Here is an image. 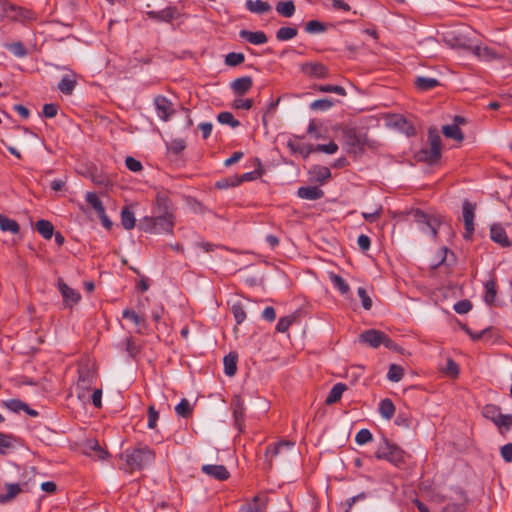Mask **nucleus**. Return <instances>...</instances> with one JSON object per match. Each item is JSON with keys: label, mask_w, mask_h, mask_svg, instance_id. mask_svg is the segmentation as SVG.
<instances>
[{"label": "nucleus", "mask_w": 512, "mask_h": 512, "mask_svg": "<svg viewBox=\"0 0 512 512\" xmlns=\"http://www.w3.org/2000/svg\"><path fill=\"white\" fill-rule=\"evenodd\" d=\"M125 461L124 470L126 472L140 471L155 459L154 451L148 446H138L133 449H127L121 454Z\"/></svg>", "instance_id": "f257e3e1"}, {"label": "nucleus", "mask_w": 512, "mask_h": 512, "mask_svg": "<svg viewBox=\"0 0 512 512\" xmlns=\"http://www.w3.org/2000/svg\"><path fill=\"white\" fill-rule=\"evenodd\" d=\"M429 148L420 149L415 158L419 162H425L433 165L439 162L442 156V140L436 127H430L428 130Z\"/></svg>", "instance_id": "f03ea898"}, {"label": "nucleus", "mask_w": 512, "mask_h": 512, "mask_svg": "<svg viewBox=\"0 0 512 512\" xmlns=\"http://www.w3.org/2000/svg\"><path fill=\"white\" fill-rule=\"evenodd\" d=\"M374 455L379 460H386L394 466L404 463V451L387 437L382 436L377 443Z\"/></svg>", "instance_id": "7ed1b4c3"}, {"label": "nucleus", "mask_w": 512, "mask_h": 512, "mask_svg": "<svg viewBox=\"0 0 512 512\" xmlns=\"http://www.w3.org/2000/svg\"><path fill=\"white\" fill-rule=\"evenodd\" d=\"M95 378L94 364L89 359L81 360L78 364V381L76 385L77 397L80 400L86 398Z\"/></svg>", "instance_id": "20e7f679"}, {"label": "nucleus", "mask_w": 512, "mask_h": 512, "mask_svg": "<svg viewBox=\"0 0 512 512\" xmlns=\"http://www.w3.org/2000/svg\"><path fill=\"white\" fill-rule=\"evenodd\" d=\"M482 415L493 422L501 434L506 433L512 427V415L502 414L501 408L495 404H486L482 409Z\"/></svg>", "instance_id": "39448f33"}, {"label": "nucleus", "mask_w": 512, "mask_h": 512, "mask_svg": "<svg viewBox=\"0 0 512 512\" xmlns=\"http://www.w3.org/2000/svg\"><path fill=\"white\" fill-rule=\"evenodd\" d=\"M342 138L347 146V152L355 156L364 150L365 136L358 134L355 128L345 127L342 129Z\"/></svg>", "instance_id": "423d86ee"}, {"label": "nucleus", "mask_w": 512, "mask_h": 512, "mask_svg": "<svg viewBox=\"0 0 512 512\" xmlns=\"http://www.w3.org/2000/svg\"><path fill=\"white\" fill-rule=\"evenodd\" d=\"M476 204L465 200L462 206L465 234L466 239L470 238L474 232V217H475Z\"/></svg>", "instance_id": "0eeeda50"}, {"label": "nucleus", "mask_w": 512, "mask_h": 512, "mask_svg": "<svg viewBox=\"0 0 512 512\" xmlns=\"http://www.w3.org/2000/svg\"><path fill=\"white\" fill-rule=\"evenodd\" d=\"M230 406L233 412L234 425L240 432H242L245 421L244 401L239 395H235L231 400Z\"/></svg>", "instance_id": "6e6552de"}, {"label": "nucleus", "mask_w": 512, "mask_h": 512, "mask_svg": "<svg viewBox=\"0 0 512 512\" xmlns=\"http://www.w3.org/2000/svg\"><path fill=\"white\" fill-rule=\"evenodd\" d=\"M412 216L414 218V221L418 224H423V231L429 232L431 235L435 238L437 236V230L439 223H437V220H431L429 216L424 213L423 211L416 209L412 211Z\"/></svg>", "instance_id": "1a4fd4ad"}, {"label": "nucleus", "mask_w": 512, "mask_h": 512, "mask_svg": "<svg viewBox=\"0 0 512 512\" xmlns=\"http://www.w3.org/2000/svg\"><path fill=\"white\" fill-rule=\"evenodd\" d=\"M301 71L313 78L325 79L329 76L328 68L320 62H306L301 65Z\"/></svg>", "instance_id": "9d476101"}, {"label": "nucleus", "mask_w": 512, "mask_h": 512, "mask_svg": "<svg viewBox=\"0 0 512 512\" xmlns=\"http://www.w3.org/2000/svg\"><path fill=\"white\" fill-rule=\"evenodd\" d=\"M384 340L385 333L376 329L365 330L359 335V341L372 348L380 347V345H383Z\"/></svg>", "instance_id": "9b49d317"}, {"label": "nucleus", "mask_w": 512, "mask_h": 512, "mask_svg": "<svg viewBox=\"0 0 512 512\" xmlns=\"http://www.w3.org/2000/svg\"><path fill=\"white\" fill-rule=\"evenodd\" d=\"M294 446L293 442H290L288 440H281L280 442L276 444H271L266 447L265 450V458H266V465L267 469L270 470L273 467V458L280 454V451L283 448H291Z\"/></svg>", "instance_id": "f8f14e48"}, {"label": "nucleus", "mask_w": 512, "mask_h": 512, "mask_svg": "<svg viewBox=\"0 0 512 512\" xmlns=\"http://www.w3.org/2000/svg\"><path fill=\"white\" fill-rule=\"evenodd\" d=\"M58 288L66 306H72L73 304L78 303L81 299L80 294L76 290L70 288L62 279L58 280Z\"/></svg>", "instance_id": "ddd939ff"}, {"label": "nucleus", "mask_w": 512, "mask_h": 512, "mask_svg": "<svg viewBox=\"0 0 512 512\" xmlns=\"http://www.w3.org/2000/svg\"><path fill=\"white\" fill-rule=\"evenodd\" d=\"M201 471L219 481H225L230 477V473L224 465H203Z\"/></svg>", "instance_id": "4468645a"}, {"label": "nucleus", "mask_w": 512, "mask_h": 512, "mask_svg": "<svg viewBox=\"0 0 512 512\" xmlns=\"http://www.w3.org/2000/svg\"><path fill=\"white\" fill-rule=\"evenodd\" d=\"M490 237L492 241L499 244L501 247H510L512 245L505 229L500 224H493L491 226Z\"/></svg>", "instance_id": "2eb2a0df"}, {"label": "nucleus", "mask_w": 512, "mask_h": 512, "mask_svg": "<svg viewBox=\"0 0 512 512\" xmlns=\"http://www.w3.org/2000/svg\"><path fill=\"white\" fill-rule=\"evenodd\" d=\"M230 86L235 95L242 97L252 88L253 79L250 76L237 78Z\"/></svg>", "instance_id": "dca6fc26"}, {"label": "nucleus", "mask_w": 512, "mask_h": 512, "mask_svg": "<svg viewBox=\"0 0 512 512\" xmlns=\"http://www.w3.org/2000/svg\"><path fill=\"white\" fill-rule=\"evenodd\" d=\"M154 104L158 111L159 116L164 121H167L174 112L172 109L171 102L164 96L155 97Z\"/></svg>", "instance_id": "f3484780"}, {"label": "nucleus", "mask_w": 512, "mask_h": 512, "mask_svg": "<svg viewBox=\"0 0 512 512\" xmlns=\"http://www.w3.org/2000/svg\"><path fill=\"white\" fill-rule=\"evenodd\" d=\"M173 226V215L158 214L157 216H155L156 233H172Z\"/></svg>", "instance_id": "a211bd4d"}, {"label": "nucleus", "mask_w": 512, "mask_h": 512, "mask_svg": "<svg viewBox=\"0 0 512 512\" xmlns=\"http://www.w3.org/2000/svg\"><path fill=\"white\" fill-rule=\"evenodd\" d=\"M297 195L302 199L318 200L324 196V191L317 186H301Z\"/></svg>", "instance_id": "6ab92c4d"}, {"label": "nucleus", "mask_w": 512, "mask_h": 512, "mask_svg": "<svg viewBox=\"0 0 512 512\" xmlns=\"http://www.w3.org/2000/svg\"><path fill=\"white\" fill-rule=\"evenodd\" d=\"M239 35L241 38L254 45L264 44L268 40L266 34L262 31L252 32L249 30H241Z\"/></svg>", "instance_id": "aec40b11"}, {"label": "nucleus", "mask_w": 512, "mask_h": 512, "mask_svg": "<svg viewBox=\"0 0 512 512\" xmlns=\"http://www.w3.org/2000/svg\"><path fill=\"white\" fill-rule=\"evenodd\" d=\"M178 15V11L175 7H167L160 11L148 12V16L159 21L170 22Z\"/></svg>", "instance_id": "412c9836"}, {"label": "nucleus", "mask_w": 512, "mask_h": 512, "mask_svg": "<svg viewBox=\"0 0 512 512\" xmlns=\"http://www.w3.org/2000/svg\"><path fill=\"white\" fill-rule=\"evenodd\" d=\"M157 213L163 215H173L170 211L171 201L165 192H159L156 195Z\"/></svg>", "instance_id": "4be33fe9"}, {"label": "nucleus", "mask_w": 512, "mask_h": 512, "mask_svg": "<svg viewBox=\"0 0 512 512\" xmlns=\"http://www.w3.org/2000/svg\"><path fill=\"white\" fill-rule=\"evenodd\" d=\"M245 5L250 12L256 14L268 13L272 9L268 2L262 0H247Z\"/></svg>", "instance_id": "5701e85b"}, {"label": "nucleus", "mask_w": 512, "mask_h": 512, "mask_svg": "<svg viewBox=\"0 0 512 512\" xmlns=\"http://www.w3.org/2000/svg\"><path fill=\"white\" fill-rule=\"evenodd\" d=\"M237 360L238 355L236 353L230 352L223 359L224 364V372L227 376H234L237 371Z\"/></svg>", "instance_id": "b1692460"}, {"label": "nucleus", "mask_w": 512, "mask_h": 512, "mask_svg": "<svg viewBox=\"0 0 512 512\" xmlns=\"http://www.w3.org/2000/svg\"><path fill=\"white\" fill-rule=\"evenodd\" d=\"M346 389H347V386L344 383L335 384L332 387V389L330 390V392L325 400V403L327 405H332V404L338 402L341 399L342 394Z\"/></svg>", "instance_id": "393cba45"}, {"label": "nucleus", "mask_w": 512, "mask_h": 512, "mask_svg": "<svg viewBox=\"0 0 512 512\" xmlns=\"http://www.w3.org/2000/svg\"><path fill=\"white\" fill-rule=\"evenodd\" d=\"M0 229L3 232H10L12 234H18L20 226L17 221L8 218L7 216L0 214Z\"/></svg>", "instance_id": "a878e982"}, {"label": "nucleus", "mask_w": 512, "mask_h": 512, "mask_svg": "<svg viewBox=\"0 0 512 512\" xmlns=\"http://www.w3.org/2000/svg\"><path fill=\"white\" fill-rule=\"evenodd\" d=\"M310 174L313 176V180L320 184H324L331 177L330 169L325 166L314 167Z\"/></svg>", "instance_id": "bb28decb"}, {"label": "nucleus", "mask_w": 512, "mask_h": 512, "mask_svg": "<svg viewBox=\"0 0 512 512\" xmlns=\"http://www.w3.org/2000/svg\"><path fill=\"white\" fill-rule=\"evenodd\" d=\"M442 133L445 137L454 139L458 142L464 140V134L457 124L443 126Z\"/></svg>", "instance_id": "cd10ccee"}, {"label": "nucleus", "mask_w": 512, "mask_h": 512, "mask_svg": "<svg viewBox=\"0 0 512 512\" xmlns=\"http://www.w3.org/2000/svg\"><path fill=\"white\" fill-rule=\"evenodd\" d=\"M295 9V4L292 0L279 1L276 4L277 13L286 18L292 17L295 13Z\"/></svg>", "instance_id": "c85d7f7f"}, {"label": "nucleus", "mask_w": 512, "mask_h": 512, "mask_svg": "<svg viewBox=\"0 0 512 512\" xmlns=\"http://www.w3.org/2000/svg\"><path fill=\"white\" fill-rule=\"evenodd\" d=\"M36 230L47 240L51 239L54 234V226L50 221L44 219L36 222Z\"/></svg>", "instance_id": "c756f323"}, {"label": "nucleus", "mask_w": 512, "mask_h": 512, "mask_svg": "<svg viewBox=\"0 0 512 512\" xmlns=\"http://www.w3.org/2000/svg\"><path fill=\"white\" fill-rule=\"evenodd\" d=\"M287 147L293 153H299L303 156V158H308L309 155L314 152L312 145H303L295 141H288Z\"/></svg>", "instance_id": "7c9ffc66"}, {"label": "nucleus", "mask_w": 512, "mask_h": 512, "mask_svg": "<svg viewBox=\"0 0 512 512\" xmlns=\"http://www.w3.org/2000/svg\"><path fill=\"white\" fill-rule=\"evenodd\" d=\"M379 413L387 420H390L395 414V405L392 400L385 398L379 403Z\"/></svg>", "instance_id": "2f4dec72"}, {"label": "nucleus", "mask_w": 512, "mask_h": 512, "mask_svg": "<svg viewBox=\"0 0 512 512\" xmlns=\"http://www.w3.org/2000/svg\"><path fill=\"white\" fill-rule=\"evenodd\" d=\"M77 82L72 75H66L64 76L61 81L58 83V89L66 94L70 95L72 94L73 90L75 89Z\"/></svg>", "instance_id": "473e14b6"}, {"label": "nucleus", "mask_w": 512, "mask_h": 512, "mask_svg": "<svg viewBox=\"0 0 512 512\" xmlns=\"http://www.w3.org/2000/svg\"><path fill=\"white\" fill-rule=\"evenodd\" d=\"M439 85V81L435 78L418 77L415 80V86L422 91L431 90Z\"/></svg>", "instance_id": "72a5a7b5"}, {"label": "nucleus", "mask_w": 512, "mask_h": 512, "mask_svg": "<svg viewBox=\"0 0 512 512\" xmlns=\"http://www.w3.org/2000/svg\"><path fill=\"white\" fill-rule=\"evenodd\" d=\"M121 224L126 230H131L135 227V216L134 213L125 207L121 211Z\"/></svg>", "instance_id": "f704fd0d"}, {"label": "nucleus", "mask_w": 512, "mask_h": 512, "mask_svg": "<svg viewBox=\"0 0 512 512\" xmlns=\"http://www.w3.org/2000/svg\"><path fill=\"white\" fill-rule=\"evenodd\" d=\"M496 294V282L494 279H490L485 283V302L489 305L493 304L496 298Z\"/></svg>", "instance_id": "c9c22d12"}, {"label": "nucleus", "mask_w": 512, "mask_h": 512, "mask_svg": "<svg viewBox=\"0 0 512 512\" xmlns=\"http://www.w3.org/2000/svg\"><path fill=\"white\" fill-rule=\"evenodd\" d=\"M6 489H7V493L0 495L1 503H5V502L12 500L22 491L20 485L14 484V483L6 484Z\"/></svg>", "instance_id": "e433bc0d"}, {"label": "nucleus", "mask_w": 512, "mask_h": 512, "mask_svg": "<svg viewBox=\"0 0 512 512\" xmlns=\"http://www.w3.org/2000/svg\"><path fill=\"white\" fill-rule=\"evenodd\" d=\"M473 52L476 56L483 60H492L497 58L496 52L487 46H475L473 48Z\"/></svg>", "instance_id": "4c0bfd02"}, {"label": "nucleus", "mask_w": 512, "mask_h": 512, "mask_svg": "<svg viewBox=\"0 0 512 512\" xmlns=\"http://www.w3.org/2000/svg\"><path fill=\"white\" fill-rule=\"evenodd\" d=\"M90 179L95 185L102 188H107L110 185L109 178L105 174L98 172L96 169L90 172Z\"/></svg>", "instance_id": "58836bf2"}, {"label": "nucleus", "mask_w": 512, "mask_h": 512, "mask_svg": "<svg viewBox=\"0 0 512 512\" xmlns=\"http://www.w3.org/2000/svg\"><path fill=\"white\" fill-rule=\"evenodd\" d=\"M327 30V25L318 20H310L305 24V31L309 34L323 33Z\"/></svg>", "instance_id": "ea45409f"}, {"label": "nucleus", "mask_w": 512, "mask_h": 512, "mask_svg": "<svg viewBox=\"0 0 512 512\" xmlns=\"http://www.w3.org/2000/svg\"><path fill=\"white\" fill-rule=\"evenodd\" d=\"M298 31L294 27H281L276 32V38L279 41H287L294 38Z\"/></svg>", "instance_id": "a19ab883"}, {"label": "nucleus", "mask_w": 512, "mask_h": 512, "mask_svg": "<svg viewBox=\"0 0 512 512\" xmlns=\"http://www.w3.org/2000/svg\"><path fill=\"white\" fill-rule=\"evenodd\" d=\"M231 312L235 318L236 323L239 325L244 322L246 319V313L244 310V306L240 301H237L232 304L231 306Z\"/></svg>", "instance_id": "79ce46f5"}, {"label": "nucleus", "mask_w": 512, "mask_h": 512, "mask_svg": "<svg viewBox=\"0 0 512 512\" xmlns=\"http://www.w3.org/2000/svg\"><path fill=\"white\" fill-rule=\"evenodd\" d=\"M330 280L333 283L334 287L337 288L341 294H347L349 292V285L340 275L331 273Z\"/></svg>", "instance_id": "37998d69"}, {"label": "nucleus", "mask_w": 512, "mask_h": 512, "mask_svg": "<svg viewBox=\"0 0 512 512\" xmlns=\"http://www.w3.org/2000/svg\"><path fill=\"white\" fill-rule=\"evenodd\" d=\"M296 321L295 315H288L281 317L276 325V331L280 333H285L289 330L291 325Z\"/></svg>", "instance_id": "c03bdc74"}, {"label": "nucleus", "mask_w": 512, "mask_h": 512, "mask_svg": "<svg viewBox=\"0 0 512 512\" xmlns=\"http://www.w3.org/2000/svg\"><path fill=\"white\" fill-rule=\"evenodd\" d=\"M404 376V369L397 364H391L387 373V378L391 382H399Z\"/></svg>", "instance_id": "a18cd8bd"}, {"label": "nucleus", "mask_w": 512, "mask_h": 512, "mask_svg": "<svg viewBox=\"0 0 512 512\" xmlns=\"http://www.w3.org/2000/svg\"><path fill=\"white\" fill-rule=\"evenodd\" d=\"M217 120L221 123V124H227L229 126H231L232 128H236L240 125V122L235 119V117L233 116V114L231 112H221L218 114L217 116Z\"/></svg>", "instance_id": "49530a36"}, {"label": "nucleus", "mask_w": 512, "mask_h": 512, "mask_svg": "<svg viewBox=\"0 0 512 512\" xmlns=\"http://www.w3.org/2000/svg\"><path fill=\"white\" fill-rule=\"evenodd\" d=\"M316 89L319 92H323V93H336L341 96H346V90L344 89V87L339 86V85H331V84L318 85V86H316Z\"/></svg>", "instance_id": "de8ad7c7"}, {"label": "nucleus", "mask_w": 512, "mask_h": 512, "mask_svg": "<svg viewBox=\"0 0 512 512\" xmlns=\"http://www.w3.org/2000/svg\"><path fill=\"white\" fill-rule=\"evenodd\" d=\"M245 56L243 53L231 52L225 57V64L230 67H235L243 63Z\"/></svg>", "instance_id": "09e8293b"}, {"label": "nucleus", "mask_w": 512, "mask_h": 512, "mask_svg": "<svg viewBox=\"0 0 512 512\" xmlns=\"http://www.w3.org/2000/svg\"><path fill=\"white\" fill-rule=\"evenodd\" d=\"M176 413L184 418H188L192 414V408L190 406V403L187 399H182L180 403L175 407Z\"/></svg>", "instance_id": "8fccbe9b"}, {"label": "nucleus", "mask_w": 512, "mask_h": 512, "mask_svg": "<svg viewBox=\"0 0 512 512\" xmlns=\"http://www.w3.org/2000/svg\"><path fill=\"white\" fill-rule=\"evenodd\" d=\"M139 228L142 231H144V232L156 233V229H155V216H153V217H149V216L144 217L140 221Z\"/></svg>", "instance_id": "3c124183"}, {"label": "nucleus", "mask_w": 512, "mask_h": 512, "mask_svg": "<svg viewBox=\"0 0 512 512\" xmlns=\"http://www.w3.org/2000/svg\"><path fill=\"white\" fill-rule=\"evenodd\" d=\"M4 406L12 412L18 413L21 410L27 408V404L19 399H10L4 401Z\"/></svg>", "instance_id": "603ef678"}, {"label": "nucleus", "mask_w": 512, "mask_h": 512, "mask_svg": "<svg viewBox=\"0 0 512 512\" xmlns=\"http://www.w3.org/2000/svg\"><path fill=\"white\" fill-rule=\"evenodd\" d=\"M314 152H323L327 154H334L338 150V145L331 141L328 144H317L316 146H313Z\"/></svg>", "instance_id": "864d4df0"}, {"label": "nucleus", "mask_w": 512, "mask_h": 512, "mask_svg": "<svg viewBox=\"0 0 512 512\" xmlns=\"http://www.w3.org/2000/svg\"><path fill=\"white\" fill-rule=\"evenodd\" d=\"M185 148L186 142L181 138L173 139L168 145L169 151L176 155L180 154Z\"/></svg>", "instance_id": "5fc2aeb1"}, {"label": "nucleus", "mask_w": 512, "mask_h": 512, "mask_svg": "<svg viewBox=\"0 0 512 512\" xmlns=\"http://www.w3.org/2000/svg\"><path fill=\"white\" fill-rule=\"evenodd\" d=\"M443 372L450 377L456 378L459 375V366L453 359L448 358Z\"/></svg>", "instance_id": "6e6d98bb"}, {"label": "nucleus", "mask_w": 512, "mask_h": 512, "mask_svg": "<svg viewBox=\"0 0 512 512\" xmlns=\"http://www.w3.org/2000/svg\"><path fill=\"white\" fill-rule=\"evenodd\" d=\"M333 101L330 99L324 98V99H318L311 103L310 108L312 110H328L333 106Z\"/></svg>", "instance_id": "4d7b16f0"}, {"label": "nucleus", "mask_w": 512, "mask_h": 512, "mask_svg": "<svg viewBox=\"0 0 512 512\" xmlns=\"http://www.w3.org/2000/svg\"><path fill=\"white\" fill-rule=\"evenodd\" d=\"M372 433L368 429H361L355 437V441L359 445H364L372 440Z\"/></svg>", "instance_id": "13d9d810"}, {"label": "nucleus", "mask_w": 512, "mask_h": 512, "mask_svg": "<svg viewBox=\"0 0 512 512\" xmlns=\"http://www.w3.org/2000/svg\"><path fill=\"white\" fill-rule=\"evenodd\" d=\"M7 48L13 52L17 57H24L27 55V49L21 42H15L7 45Z\"/></svg>", "instance_id": "bf43d9fd"}, {"label": "nucleus", "mask_w": 512, "mask_h": 512, "mask_svg": "<svg viewBox=\"0 0 512 512\" xmlns=\"http://www.w3.org/2000/svg\"><path fill=\"white\" fill-rule=\"evenodd\" d=\"M357 292H358V295H359V297L361 299V303H362L363 308L365 310H370L371 307H372V299L367 294L366 289L363 288V287H359Z\"/></svg>", "instance_id": "052dcab7"}, {"label": "nucleus", "mask_w": 512, "mask_h": 512, "mask_svg": "<svg viewBox=\"0 0 512 512\" xmlns=\"http://www.w3.org/2000/svg\"><path fill=\"white\" fill-rule=\"evenodd\" d=\"M12 436L0 432V454H6L7 450L12 447Z\"/></svg>", "instance_id": "680f3d73"}, {"label": "nucleus", "mask_w": 512, "mask_h": 512, "mask_svg": "<svg viewBox=\"0 0 512 512\" xmlns=\"http://www.w3.org/2000/svg\"><path fill=\"white\" fill-rule=\"evenodd\" d=\"M472 309V303L470 300H461L454 305V310L458 314H466Z\"/></svg>", "instance_id": "e2e57ef3"}, {"label": "nucleus", "mask_w": 512, "mask_h": 512, "mask_svg": "<svg viewBox=\"0 0 512 512\" xmlns=\"http://www.w3.org/2000/svg\"><path fill=\"white\" fill-rule=\"evenodd\" d=\"M395 424L397 426H401L404 428L410 427V424H411L410 415L407 412H399L395 419Z\"/></svg>", "instance_id": "0e129e2a"}, {"label": "nucleus", "mask_w": 512, "mask_h": 512, "mask_svg": "<svg viewBox=\"0 0 512 512\" xmlns=\"http://www.w3.org/2000/svg\"><path fill=\"white\" fill-rule=\"evenodd\" d=\"M126 167L132 172H139L143 166L141 162L134 157L128 156L125 160Z\"/></svg>", "instance_id": "69168bd1"}, {"label": "nucleus", "mask_w": 512, "mask_h": 512, "mask_svg": "<svg viewBox=\"0 0 512 512\" xmlns=\"http://www.w3.org/2000/svg\"><path fill=\"white\" fill-rule=\"evenodd\" d=\"M259 500V496H255L253 498V502L245 507H242L239 512H261Z\"/></svg>", "instance_id": "338daca9"}, {"label": "nucleus", "mask_w": 512, "mask_h": 512, "mask_svg": "<svg viewBox=\"0 0 512 512\" xmlns=\"http://www.w3.org/2000/svg\"><path fill=\"white\" fill-rule=\"evenodd\" d=\"M500 453L505 462H512V443H508L502 446Z\"/></svg>", "instance_id": "774afa93"}]
</instances>
